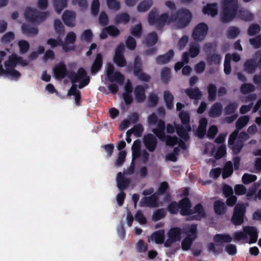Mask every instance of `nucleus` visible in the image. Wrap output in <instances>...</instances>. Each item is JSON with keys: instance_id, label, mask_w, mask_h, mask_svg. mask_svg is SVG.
Masks as SVG:
<instances>
[{"instance_id": "nucleus-1", "label": "nucleus", "mask_w": 261, "mask_h": 261, "mask_svg": "<svg viewBox=\"0 0 261 261\" xmlns=\"http://www.w3.org/2000/svg\"><path fill=\"white\" fill-rule=\"evenodd\" d=\"M192 204L187 197L181 199L179 202L172 201L169 203L167 210L171 214H177L180 209V214L182 216H188V220H200L205 217V212L201 203L197 204L193 209H191Z\"/></svg>"}, {"instance_id": "nucleus-2", "label": "nucleus", "mask_w": 261, "mask_h": 261, "mask_svg": "<svg viewBox=\"0 0 261 261\" xmlns=\"http://www.w3.org/2000/svg\"><path fill=\"white\" fill-rule=\"evenodd\" d=\"M237 16L245 22L253 20L254 16L248 10L244 8L239 9L238 0H222L221 20L223 23H228Z\"/></svg>"}, {"instance_id": "nucleus-3", "label": "nucleus", "mask_w": 261, "mask_h": 261, "mask_svg": "<svg viewBox=\"0 0 261 261\" xmlns=\"http://www.w3.org/2000/svg\"><path fill=\"white\" fill-rule=\"evenodd\" d=\"M53 73L55 77L58 80H61L67 76L72 84H75L81 81L78 86L79 89H82L88 85L90 81V77L87 75V72L83 67H80L77 72L68 71L66 65L63 62H59L55 65Z\"/></svg>"}, {"instance_id": "nucleus-4", "label": "nucleus", "mask_w": 261, "mask_h": 261, "mask_svg": "<svg viewBox=\"0 0 261 261\" xmlns=\"http://www.w3.org/2000/svg\"><path fill=\"white\" fill-rule=\"evenodd\" d=\"M158 9L155 8L149 13L148 20L150 25L156 24L158 28H162L165 24H170L175 20L173 14L170 15L168 13H164L158 15Z\"/></svg>"}, {"instance_id": "nucleus-5", "label": "nucleus", "mask_w": 261, "mask_h": 261, "mask_svg": "<svg viewBox=\"0 0 261 261\" xmlns=\"http://www.w3.org/2000/svg\"><path fill=\"white\" fill-rule=\"evenodd\" d=\"M179 117L182 125L178 124L176 126V133L181 139L187 141L190 139L188 132L191 130L190 115L188 112L182 111L179 114Z\"/></svg>"}, {"instance_id": "nucleus-6", "label": "nucleus", "mask_w": 261, "mask_h": 261, "mask_svg": "<svg viewBox=\"0 0 261 261\" xmlns=\"http://www.w3.org/2000/svg\"><path fill=\"white\" fill-rule=\"evenodd\" d=\"M243 232L238 231L233 233V238L236 242H239L241 240L247 239V236H249L250 238L248 243L253 244L256 242L258 237V232L257 228L254 226H246L243 227Z\"/></svg>"}, {"instance_id": "nucleus-7", "label": "nucleus", "mask_w": 261, "mask_h": 261, "mask_svg": "<svg viewBox=\"0 0 261 261\" xmlns=\"http://www.w3.org/2000/svg\"><path fill=\"white\" fill-rule=\"evenodd\" d=\"M148 122L150 125L157 124V127L153 129L152 132L160 140L164 141L166 137L165 121L163 120H159L156 115L153 113L148 116Z\"/></svg>"}, {"instance_id": "nucleus-8", "label": "nucleus", "mask_w": 261, "mask_h": 261, "mask_svg": "<svg viewBox=\"0 0 261 261\" xmlns=\"http://www.w3.org/2000/svg\"><path fill=\"white\" fill-rule=\"evenodd\" d=\"M48 12H39L30 7L26 8L24 11L25 19L32 22L40 23L44 21L49 16Z\"/></svg>"}, {"instance_id": "nucleus-9", "label": "nucleus", "mask_w": 261, "mask_h": 261, "mask_svg": "<svg viewBox=\"0 0 261 261\" xmlns=\"http://www.w3.org/2000/svg\"><path fill=\"white\" fill-rule=\"evenodd\" d=\"M175 20L178 28L183 29L187 27L190 23L192 15L190 11L186 9L178 10L175 14H174Z\"/></svg>"}, {"instance_id": "nucleus-10", "label": "nucleus", "mask_w": 261, "mask_h": 261, "mask_svg": "<svg viewBox=\"0 0 261 261\" xmlns=\"http://www.w3.org/2000/svg\"><path fill=\"white\" fill-rule=\"evenodd\" d=\"M184 231L187 236L182 240L181 246L183 250L187 251L190 249L194 240L196 238L197 225L193 224L185 228Z\"/></svg>"}, {"instance_id": "nucleus-11", "label": "nucleus", "mask_w": 261, "mask_h": 261, "mask_svg": "<svg viewBox=\"0 0 261 261\" xmlns=\"http://www.w3.org/2000/svg\"><path fill=\"white\" fill-rule=\"evenodd\" d=\"M246 212V208L244 204H237L233 208L231 222L236 226L241 225L244 221Z\"/></svg>"}, {"instance_id": "nucleus-12", "label": "nucleus", "mask_w": 261, "mask_h": 261, "mask_svg": "<svg viewBox=\"0 0 261 261\" xmlns=\"http://www.w3.org/2000/svg\"><path fill=\"white\" fill-rule=\"evenodd\" d=\"M238 130H234L228 138L229 147L232 150L233 154H239L244 147V143L241 140H238Z\"/></svg>"}, {"instance_id": "nucleus-13", "label": "nucleus", "mask_w": 261, "mask_h": 261, "mask_svg": "<svg viewBox=\"0 0 261 261\" xmlns=\"http://www.w3.org/2000/svg\"><path fill=\"white\" fill-rule=\"evenodd\" d=\"M207 31V25L204 22L199 23L193 29L192 37L195 41H201L204 39Z\"/></svg>"}, {"instance_id": "nucleus-14", "label": "nucleus", "mask_w": 261, "mask_h": 261, "mask_svg": "<svg viewBox=\"0 0 261 261\" xmlns=\"http://www.w3.org/2000/svg\"><path fill=\"white\" fill-rule=\"evenodd\" d=\"M20 64L22 66H25L28 65V61L24 60L22 57L18 56L15 54L10 55L8 59L4 63L6 68H15L17 65Z\"/></svg>"}, {"instance_id": "nucleus-15", "label": "nucleus", "mask_w": 261, "mask_h": 261, "mask_svg": "<svg viewBox=\"0 0 261 261\" xmlns=\"http://www.w3.org/2000/svg\"><path fill=\"white\" fill-rule=\"evenodd\" d=\"M143 143L146 149L150 152H153L157 146L158 140L151 134H148L143 138Z\"/></svg>"}, {"instance_id": "nucleus-16", "label": "nucleus", "mask_w": 261, "mask_h": 261, "mask_svg": "<svg viewBox=\"0 0 261 261\" xmlns=\"http://www.w3.org/2000/svg\"><path fill=\"white\" fill-rule=\"evenodd\" d=\"M158 199L159 197L156 194L153 193L150 196L143 197L140 202V205L141 206L156 207L158 206Z\"/></svg>"}, {"instance_id": "nucleus-17", "label": "nucleus", "mask_w": 261, "mask_h": 261, "mask_svg": "<svg viewBox=\"0 0 261 261\" xmlns=\"http://www.w3.org/2000/svg\"><path fill=\"white\" fill-rule=\"evenodd\" d=\"M117 187L120 191L126 189L130 183V179L125 177L122 172L118 173L116 177Z\"/></svg>"}, {"instance_id": "nucleus-18", "label": "nucleus", "mask_w": 261, "mask_h": 261, "mask_svg": "<svg viewBox=\"0 0 261 261\" xmlns=\"http://www.w3.org/2000/svg\"><path fill=\"white\" fill-rule=\"evenodd\" d=\"M102 66V55L101 53L97 54L94 62L91 67V73L92 75L96 74L99 71Z\"/></svg>"}, {"instance_id": "nucleus-19", "label": "nucleus", "mask_w": 261, "mask_h": 261, "mask_svg": "<svg viewBox=\"0 0 261 261\" xmlns=\"http://www.w3.org/2000/svg\"><path fill=\"white\" fill-rule=\"evenodd\" d=\"M134 95L136 101L143 102L146 99L145 88L142 85H137L134 89Z\"/></svg>"}, {"instance_id": "nucleus-20", "label": "nucleus", "mask_w": 261, "mask_h": 261, "mask_svg": "<svg viewBox=\"0 0 261 261\" xmlns=\"http://www.w3.org/2000/svg\"><path fill=\"white\" fill-rule=\"evenodd\" d=\"M62 19L64 24L69 27L74 26L75 13L73 12L66 10L62 15Z\"/></svg>"}, {"instance_id": "nucleus-21", "label": "nucleus", "mask_w": 261, "mask_h": 261, "mask_svg": "<svg viewBox=\"0 0 261 261\" xmlns=\"http://www.w3.org/2000/svg\"><path fill=\"white\" fill-rule=\"evenodd\" d=\"M223 110V107L220 102H217L213 104L209 112L208 116L211 118H217L221 116Z\"/></svg>"}, {"instance_id": "nucleus-22", "label": "nucleus", "mask_w": 261, "mask_h": 261, "mask_svg": "<svg viewBox=\"0 0 261 261\" xmlns=\"http://www.w3.org/2000/svg\"><path fill=\"white\" fill-rule=\"evenodd\" d=\"M174 56V51L172 49L169 50L167 53L158 56L155 59L158 64H165L170 62Z\"/></svg>"}, {"instance_id": "nucleus-23", "label": "nucleus", "mask_w": 261, "mask_h": 261, "mask_svg": "<svg viewBox=\"0 0 261 261\" xmlns=\"http://www.w3.org/2000/svg\"><path fill=\"white\" fill-rule=\"evenodd\" d=\"M21 30L23 34L29 37L34 36L38 33L37 28L28 24H23L21 26Z\"/></svg>"}, {"instance_id": "nucleus-24", "label": "nucleus", "mask_w": 261, "mask_h": 261, "mask_svg": "<svg viewBox=\"0 0 261 261\" xmlns=\"http://www.w3.org/2000/svg\"><path fill=\"white\" fill-rule=\"evenodd\" d=\"M227 209L226 204L222 200H218L214 202V210L216 214L223 215L226 213Z\"/></svg>"}, {"instance_id": "nucleus-25", "label": "nucleus", "mask_w": 261, "mask_h": 261, "mask_svg": "<svg viewBox=\"0 0 261 261\" xmlns=\"http://www.w3.org/2000/svg\"><path fill=\"white\" fill-rule=\"evenodd\" d=\"M202 12L203 14L211 15L212 17L215 16L218 13L217 4L216 3L207 4L203 8Z\"/></svg>"}, {"instance_id": "nucleus-26", "label": "nucleus", "mask_w": 261, "mask_h": 261, "mask_svg": "<svg viewBox=\"0 0 261 261\" xmlns=\"http://www.w3.org/2000/svg\"><path fill=\"white\" fill-rule=\"evenodd\" d=\"M108 80L111 82H116L120 85H122L124 82L125 77L120 72L116 71L108 76Z\"/></svg>"}, {"instance_id": "nucleus-27", "label": "nucleus", "mask_w": 261, "mask_h": 261, "mask_svg": "<svg viewBox=\"0 0 261 261\" xmlns=\"http://www.w3.org/2000/svg\"><path fill=\"white\" fill-rule=\"evenodd\" d=\"M163 99L168 110H172L173 109L174 104V96L168 90H166L164 92Z\"/></svg>"}, {"instance_id": "nucleus-28", "label": "nucleus", "mask_w": 261, "mask_h": 261, "mask_svg": "<svg viewBox=\"0 0 261 261\" xmlns=\"http://www.w3.org/2000/svg\"><path fill=\"white\" fill-rule=\"evenodd\" d=\"M185 93L189 97L192 99L199 100L201 99L202 94L198 88H188L186 89Z\"/></svg>"}, {"instance_id": "nucleus-29", "label": "nucleus", "mask_w": 261, "mask_h": 261, "mask_svg": "<svg viewBox=\"0 0 261 261\" xmlns=\"http://www.w3.org/2000/svg\"><path fill=\"white\" fill-rule=\"evenodd\" d=\"M245 70L249 73H253L255 72L258 66V64L254 59L247 60L244 63Z\"/></svg>"}, {"instance_id": "nucleus-30", "label": "nucleus", "mask_w": 261, "mask_h": 261, "mask_svg": "<svg viewBox=\"0 0 261 261\" xmlns=\"http://www.w3.org/2000/svg\"><path fill=\"white\" fill-rule=\"evenodd\" d=\"M213 240L216 243H228L232 241V238L228 233L216 234L214 236Z\"/></svg>"}, {"instance_id": "nucleus-31", "label": "nucleus", "mask_w": 261, "mask_h": 261, "mask_svg": "<svg viewBox=\"0 0 261 261\" xmlns=\"http://www.w3.org/2000/svg\"><path fill=\"white\" fill-rule=\"evenodd\" d=\"M158 36L155 32L149 33L145 37L144 43L147 46L151 47L154 45L158 42Z\"/></svg>"}, {"instance_id": "nucleus-32", "label": "nucleus", "mask_w": 261, "mask_h": 261, "mask_svg": "<svg viewBox=\"0 0 261 261\" xmlns=\"http://www.w3.org/2000/svg\"><path fill=\"white\" fill-rule=\"evenodd\" d=\"M130 16L125 12L117 14L114 18V22L116 24L123 23L126 24L130 21Z\"/></svg>"}, {"instance_id": "nucleus-33", "label": "nucleus", "mask_w": 261, "mask_h": 261, "mask_svg": "<svg viewBox=\"0 0 261 261\" xmlns=\"http://www.w3.org/2000/svg\"><path fill=\"white\" fill-rule=\"evenodd\" d=\"M206 61L210 65H219L221 63V57L220 54L215 53L207 54L206 55Z\"/></svg>"}, {"instance_id": "nucleus-34", "label": "nucleus", "mask_w": 261, "mask_h": 261, "mask_svg": "<svg viewBox=\"0 0 261 261\" xmlns=\"http://www.w3.org/2000/svg\"><path fill=\"white\" fill-rule=\"evenodd\" d=\"M152 239L157 244H162L165 241V231L159 230L153 232L151 236Z\"/></svg>"}, {"instance_id": "nucleus-35", "label": "nucleus", "mask_w": 261, "mask_h": 261, "mask_svg": "<svg viewBox=\"0 0 261 261\" xmlns=\"http://www.w3.org/2000/svg\"><path fill=\"white\" fill-rule=\"evenodd\" d=\"M181 229L179 227H173L171 228L168 232V237L176 240V241L181 239Z\"/></svg>"}, {"instance_id": "nucleus-36", "label": "nucleus", "mask_w": 261, "mask_h": 261, "mask_svg": "<svg viewBox=\"0 0 261 261\" xmlns=\"http://www.w3.org/2000/svg\"><path fill=\"white\" fill-rule=\"evenodd\" d=\"M153 5L152 0H144L140 2L137 7L139 12L144 13L147 11Z\"/></svg>"}, {"instance_id": "nucleus-37", "label": "nucleus", "mask_w": 261, "mask_h": 261, "mask_svg": "<svg viewBox=\"0 0 261 261\" xmlns=\"http://www.w3.org/2000/svg\"><path fill=\"white\" fill-rule=\"evenodd\" d=\"M68 0H53V4L56 12L60 14L62 10L67 7Z\"/></svg>"}, {"instance_id": "nucleus-38", "label": "nucleus", "mask_w": 261, "mask_h": 261, "mask_svg": "<svg viewBox=\"0 0 261 261\" xmlns=\"http://www.w3.org/2000/svg\"><path fill=\"white\" fill-rule=\"evenodd\" d=\"M217 87L213 84H210L207 87L208 93V99L210 101H214L217 97Z\"/></svg>"}, {"instance_id": "nucleus-39", "label": "nucleus", "mask_w": 261, "mask_h": 261, "mask_svg": "<svg viewBox=\"0 0 261 261\" xmlns=\"http://www.w3.org/2000/svg\"><path fill=\"white\" fill-rule=\"evenodd\" d=\"M200 46L196 42H191L189 46V54L191 58L196 57L200 53Z\"/></svg>"}, {"instance_id": "nucleus-40", "label": "nucleus", "mask_w": 261, "mask_h": 261, "mask_svg": "<svg viewBox=\"0 0 261 261\" xmlns=\"http://www.w3.org/2000/svg\"><path fill=\"white\" fill-rule=\"evenodd\" d=\"M233 173V166L231 162H228L224 167L222 176L223 179L229 177Z\"/></svg>"}, {"instance_id": "nucleus-41", "label": "nucleus", "mask_w": 261, "mask_h": 261, "mask_svg": "<svg viewBox=\"0 0 261 261\" xmlns=\"http://www.w3.org/2000/svg\"><path fill=\"white\" fill-rule=\"evenodd\" d=\"M114 63L119 67H123L126 65L127 62L124 55H115L113 58Z\"/></svg>"}, {"instance_id": "nucleus-42", "label": "nucleus", "mask_w": 261, "mask_h": 261, "mask_svg": "<svg viewBox=\"0 0 261 261\" xmlns=\"http://www.w3.org/2000/svg\"><path fill=\"white\" fill-rule=\"evenodd\" d=\"M249 117L247 115L241 116L236 123V127L238 130L241 129L248 123Z\"/></svg>"}, {"instance_id": "nucleus-43", "label": "nucleus", "mask_w": 261, "mask_h": 261, "mask_svg": "<svg viewBox=\"0 0 261 261\" xmlns=\"http://www.w3.org/2000/svg\"><path fill=\"white\" fill-rule=\"evenodd\" d=\"M238 105L236 101L228 103L224 109L225 115H228L234 114L238 108Z\"/></svg>"}, {"instance_id": "nucleus-44", "label": "nucleus", "mask_w": 261, "mask_h": 261, "mask_svg": "<svg viewBox=\"0 0 261 261\" xmlns=\"http://www.w3.org/2000/svg\"><path fill=\"white\" fill-rule=\"evenodd\" d=\"M170 70L169 68L165 67L163 68L161 72V79L162 82L167 84L170 79Z\"/></svg>"}, {"instance_id": "nucleus-45", "label": "nucleus", "mask_w": 261, "mask_h": 261, "mask_svg": "<svg viewBox=\"0 0 261 261\" xmlns=\"http://www.w3.org/2000/svg\"><path fill=\"white\" fill-rule=\"evenodd\" d=\"M144 127L143 125L139 123L136 125H135L133 127L129 130H130V132H132V134H134V136L136 137H140L142 135V133L144 131Z\"/></svg>"}, {"instance_id": "nucleus-46", "label": "nucleus", "mask_w": 261, "mask_h": 261, "mask_svg": "<svg viewBox=\"0 0 261 261\" xmlns=\"http://www.w3.org/2000/svg\"><path fill=\"white\" fill-rule=\"evenodd\" d=\"M130 33L134 37L139 38L142 34V27L141 23L133 26L130 29Z\"/></svg>"}, {"instance_id": "nucleus-47", "label": "nucleus", "mask_w": 261, "mask_h": 261, "mask_svg": "<svg viewBox=\"0 0 261 261\" xmlns=\"http://www.w3.org/2000/svg\"><path fill=\"white\" fill-rule=\"evenodd\" d=\"M46 44L51 48H55L61 45L62 44V40L59 36L57 39L49 38L46 41Z\"/></svg>"}, {"instance_id": "nucleus-48", "label": "nucleus", "mask_w": 261, "mask_h": 261, "mask_svg": "<svg viewBox=\"0 0 261 261\" xmlns=\"http://www.w3.org/2000/svg\"><path fill=\"white\" fill-rule=\"evenodd\" d=\"M18 45L19 48L20 53L21 54H24L29 50V43L25 40H21L19 41Z\"/></svg>"}, {"instance_id": "nucleus-49", "label": "nucleus", "mask_w": 261, "mask_h": 261, "mask_svg": "<svg viewBox=\"0 0 261 261\" xmlns=\"http://www.w3.org/2000/svg\"><path fill=\"white\" fill-rule=\"evenodd\" d=\"M254 90L255 87L254 85L250 83L243 84L240 87V91L243 94L253 92Z\"/></svg>"}, {"instance_id": "nucleus-50", "label": "nucleus", "mask_w": 261, "mask_h": 261, "mask_svg": "<svg viewBox=\"0 0 261 261\" xmlns=\"http://www.w3.org/2000/svg\"><path fill=\"white\" fill-rule=\"evenodd\" d=\"M126 152L125 150L120 151L118 155L115 165L117 167L121 166L125 161Z\"/></svg>"}, {"instance_id": "nucleus-51", "label": "nucleus", "mask_w": 261, "mask_h": 261, "mask_svg": "<svg viewBox=\"0 0 261 261\" xmlns=\"http://www.w3.org/2000/svg\"><path fill=\"white\" fill-rule=\"evenodd\" d=\"M216 48L217 43L216 42H208L203 45V50L206 55L211 54L212 51L215 52Z\"/></svg>"}, {"instance_id": "nucleus-52", "label": "nucleus", "mask_w": 261, "mask_h": 261, "mask_svg": "<svg viewBox=\"0 0 261 261\" xmlns=\"http://www.w3.org/2000/svg\"><path fill=\"white\" fill-rule=\"evenodd\" d=\"M260 31V26L258 24H251L247 30V34L250 36H253Z\"/></svg>"}, {"instance_id": "nucleus-53", "label": "nucleus", "mask_w": 261, "mask_h": 261, "mask_svg": "<svg viewBox=\"0 0 261 261\" xmlns=\"http://www.w3.org/2000/svg\"><path fill=\"white\" fill-rule=\"evenodd\" d=\"M107 4L110 10L117 11L121 8L120 3L117 0H107Z\"/></svg>"}, {"instance_id": "nucleus-54", "label": "nucleus", "mask_w": 261, "mask_h": 261, "mask_svg": "<svg viewBox=\"0 0 261 261\" xmlns=\"http://www.w3.org/2000/svg\"><path fill=\"white\" fill-rule=\"evenodd\" d=\"M54 28L55 32L59 36L62 35L65 31L64 26L60 19H55L54 21Z\"/></svg>"}, {"instance_id": "nucleus-55", "label": "nucleus", "mask_w": 261, "mask_h": 261, "mask_svg": "<svg viewBox=\"0 0 261 261\" xmlns=\"http://www.w3.org/2000/svg\"><path fill=\"white\" fill-rule=\"evenodd\" d=\"M166 214V211L163 208L158 209L153 214L152 220L154 221H159L165 217Z\"/></svg>"}, {"instance_id": "nucleus-56", "label": "nucleus", "mask_w": 261, "mask_h": 261, "mask_svg": "<svg viewBox=\"0 0 261 261\" xmlns=\"http://www.w3.org/2000/svg\"><path fill=\"white\" fill-rule=\"evenodd\" d=\"M5 71H6L5 75L6 76H11V78L13 80H17L21 76L20 73L17 70H15V68H6Z\"/></svg>"}, {"instance_id": "nucleus-57", "label": "nucleus", "mask_w": 261, "mask_h": 261, "mask_svg": "<svg viewBox=\"0 0 261 261\" xmlns=\"http://www.w3.org/2000/svg\"><path fill=\"white\" fill-rule=\"evenodd\" d=\"M256 179L257 177L255 175L248 173L244 174L242 178V182L245 185H247L252 182H254Z\"/></svg>"}, {"instance_id": "nucleus-58", "label": "nucleus", "mask_w": 261, "mask_h": 261, "mask_svg": "<svg viewBox=\"0 0 261 261\" xmlns=\"http://www.w3.org/2000/svg\"><path fill=\"white\" fill-rule=\"evenodd\" d=\"M169 186L168 184L166 181L161 182L158 191L154 193L159 197L165 194L166 192L169 189Z\"/></svg>"}, {"instance_id": "nucleus-59", "label": "nucleus", "mask_w": 261, "mask_h": 261, "mask_svg": "<svg viewBox=\"0 0 261 261\" xmlns=\"http://www.w3.org/2000/svg\"><path fill=\"white\" fill-rule=\"evenodd\" d=\"M240 31L236 27H230L227 30L228 38L235 39L240 34Z\"/></svg>"}, {"instance_id": "nucleus-60", "label": "nucleus", "mask_w": 261, "mask_h": 261, "mask_svg": "<svg viewBox=\"0 0 261 261\" xmlns=\"http://www.w3.org/2000/svg\"><path fill=\"white\" fill-rule=\"evenodd\" d=\"M226 154V147L225 145L220 146L215 153V158L219 160L224 156Z\"/></svg>"}, {"instance_id": "nucleus-61", "label": "nucleus", "mask_w": 261, "mask_h": 261, "mask_svg": "<svg viewBox=\"0 0 261 261\" xmlns=\"http://www.w3.org/2000/svg\"><path fill=\"white\" fill-rule=\"evenodd\" d=\"M93 38V34L91 30L88 29L85 30L81 36V39L85 40L86 42L90 43L91 42Z\"/></svg>"}, {"instance_id": "nucleus-62", "label": "nucleus", "mask_w": 261, "mask_h": 261, "mask_svg": "<svg viewBox=\"0 0 261 261\" xmlns=\"http://www.w3.org/2000/svg\"><path fill=\"white\" fill-rule=\"evenodd\" d=\"M159 101V97L156 94L150 93L148 96V107L150 108L155 107Z\"/></svg>"}, {"instance_id": "nucleus-63", "label": "nucleus", "mask_w": 261, "mask_h": 261, "mask_svg": "<svg viewBox=\"0 0 261 261\" xmlns=\"http://www.w3.org/2000/svg\"><path fill=\"white\" fill-rule=\"evenodd\" d=\"M249 43L254 48L257 49L261 47V35H258L249 39Z\"/></svg>"}, {"instance_id": "nucleus-64", "label": "nucleus", "mask_w": 261, "mask_h": 261, "mask_svg": "<svg viewBox=\"0 0 261 261\" xmlns=\"http://www.w3.org/2000/svg\"><path fill=\"white\" fill-rule=\"evenodd\" d=\"M105 30H107L109 35L112 37H116L120 34L119 30L113 25L106 27Z\"/></svg>"}]
</instances>
